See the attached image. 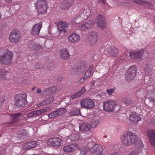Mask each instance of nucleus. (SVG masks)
I'll use <instances>...</instances> for the list:
<instances>
[{"instance_id": "nucleus-2", "label": "nucleus", "mask_w": 155, "mask_h": 155, "mask_svg": "<svg viewBox=\"0 0 155 155\" xmlns=\"http://www.w3.org/2000/svg\"><path fill=\"white\" fill-rule=\"evenodd\" d=\"M13 54L12 52L8 51L0 56V63L3 65H8L12 62Z\"/></svg>"}, {"instance_id": "nucleus-9", "label": "nucleus", "mask_w": 155, "mask_h": 155, "mask_svg": "<svg viewBox=\"0 0 155 155\" xmlns=\"http://www.w3.org/2000/svg\"><path fill=\"white\" fill-rule=\"evenodd\" d=\"M81 106L89 108H93L94 106V101L91 99H85L82 100L81 102Z\"/></svg>"}, {"instance_id": "nucleus-62", "label": "nucleus", "mask_w": 155, "mask_h": 155, "mask_svg": "<svg viewBox=\"0 0 155 155\" xmlns=\"http://www.w3.org/2000/svg\"><path fill=\"white\" fill-rule=\"evenodd\" d=\"M17 5H14V8H15L17 6Z\"/></svg>"}, {"instance_id": "nucleus-24", "label": "nucleus", "mask_w": 155, "mask_h": 155, "mask_svg": "<svg viewBox=\"0 0 155 155\" xmlns=\"http://www.w3.org/2000/svg\"><path fill=\"white\" fill-rule=\"evenodd\" d=\"M107 51L109 54L112 57H115L118 54V50L115 47L111 46L107 48Z\"/></svg>"}, {"instance_id": "nucleus-11", "label": "nucleus", "mask_w": 155, "mask_h": 155, "mask_svg": "<svg viewBox=\"0 0 155 155\" xmlns=\"http://www.w3.org/2000/svg\"><path fill=\"white\" fill-rule=\"evenodd\" d=\"M98 37L95 31H91L88 34V40L91 43V45H94L97 41Z\"/></svg>"}, {"instance_id": "nucleus-28", "label": "nucleus", "mask_w": 155, "mask_h": 155, "mask_svg": "<svg viewBox=\"0 0 155 155\" xmlns=\"http://www.w3.org/2000/svg\"><path fill=\"white\" fill-rule=\"evenodd\" d=\"M79 36L75 33H73L68 38L69 41L71 42H75L79 40Z\"/></svg>"}, {"instance_id": "nucleus-4", "label": "nucleus", "mask_w": 155, "mask_h": 155, "mask_svg": "<svg viewBox=\"0 0 155 155\" xmlns=\"http://www.w3.org/2000/svg\"><path fill=\"white\" fill-rule=\"evenodd\" d=\"M36 6L37 11L39 15L42 14L46 12L47 9V3L44 0H38L37 2Z\"/></svg>"}, {"instance_id": "nucleus-19", "label": "nucleus", "mask_w": 155, "mask_h": 155, "mask_svg": "<svg viewBox=\"0 0 155 155\" xmlns=\"http://www.w3.org/2000/svg\"><path fill=\"white\" fill-rule=\"evenodd\" d=\"M87 65V63L84 61H81L75 67V69L81 72L84 71L86 69Z\"/></svg>"}, {"instance_id": "nucleus-32", "label": "nucleus", "mask_w": 155, "mask_h": 155, "mask_svg": "<svg viewBox=\"0 0 155 155\" xmlns=\"http://www.w3.org/2000/svg\"><path fill=\"white\" fill-rule=\"evenodd\" d=\"M22 114L20 112L10 114L13 123L16 122L22 116Z\"/></svg>"}, {"instance_id": "nucleus-16", "label": "nucleus", "mask_w": 155, "mask_h": 155, "mask_svg": "<svg viewBox=\"0 0 155 155\" xmlns=\"http://www.w3.org/2000/svg\"><path fill=\"white\" fill-rule=\"evenodd\" d=\"M61 140L58 137L49 139L48 140V143L50 145L54 146H59L61 145Z\"/></svg>"}, {"instance_id": "nucleus-45", "label": "nucleus", "mask_w": 155, "mask_h": 155, "mask_svg": "<svg viewBox=\"0 0 155 155\" xmlns=\"http://www.w3.org/2000/svg\"><path fill=\"white\" fill-rule=\"evenodd\" d=\"M97 1L98 2L101 3L103 5H105L106 4L108 5L105 0H97Z\"/></svg>"}, {"instance_id": "nucleus-43", "label": "nucleus", "mask_w": 155, "mask_h": 155, "mask_svg": "<svg viewBox=\"0 0 155 155\" xmlns=\"http://www.w3.org/2000/svg\"><path fill=\"white\" fill-rule=\"evenodd\" d=\"M35 67L36 69H41L43 68V66L41 63H38L35 65Z\"/></svg>"}, {"instance_id": "nucleus-5", "label": "nucleus", "mask_w": 155, "mask_h": 155, "mask_svg": "<svg viewBox=\"0 0 155 155\" xmlns=\"http://www.w3.org/2000/svg\"><path fill=\"white\" fill-rule=\"evenodd\" d=\"M137 71V68L134 65L131 66L129 68L126 74V79L128 81H130L135 78Z\"/></svg>"}, {"instance_id": "nucleus-7", "label": "nucleus", "mask_w": 155, "mask_h": 155, "mask_svg": "<svg viewBox=\"0 0 155 155\" xmlns=\"http://www.w3.org/2000/svg\"><path fill=\"white\" fill-rule=\"evenodd\" d=\"M20 36L19 31L17 29H15L11 32L9 37V39L11 42L17 43L20 39Z\"/></svg>"}, {"instance_id": "nucleus-64", "label": "nucleus", "mask_w": 155, "mask_h": 155, "mask_svg": "<svg viewBox=\"0 0 155 155\" xmlns=\"http://www.w3.org/2000/svg\"><path fill=\"white\" fill-rule=\"evenodd\" d=\"M58 81H61V80H57Z\"/></svg>"}, {"instance_id": "nucleus-8", "label": "nucleus", "mask_w": 155, "mask_h": 155, "mask_svg": "<svg viewBox=\"0 0 155 155\" xmlns=\"http://www.w3.org/2000/svg\"><path fill=\"white\" fill-rule=\"evenodd\" d=\"M66 111L67 110L65 108H59L48 114V116L49 118H52L60 116L62 114L65 113Z\"/></svg>"}, {"instance_id": "nucleus-51", "label": "nucleus", "mask_w": 155, "mask_h": 155, "mask_svg": "<svg viewBox=\"0 0 155 155\" xmlns=\"http://www.w3.org/2000/svg\"><path fill=\"white\" fill-rule=\"evenodd\" d=\"M61 28H60V29H59V28H58V29L59 31H61V32H62V31H63L64 32V33H65L66 31V30L65 29H64L63 28V26H61ZM58 28H59L58 27Z\"/></svg>"}, {"instance_id": "nucleus-56", "label": "nucleus", "mask_w": 155, "mask_h": 155, "mask_svg": "<svg viewBox=\"0 0 155 155\" xmlns=\"http://www.w3.org/2000/svg\"><path fill=\"white\" fill-rule=\"evenodd\" d=\"M96 155H105V154L104 153H103V152H102L101 153H98Z\"/></svg>"}, {"instance_id": "nucleus-46", "label": "nucleus", "mask_w": 155, "mask_h": 155, "mask_svg": "<svg viewBox=\"0 0 155 155\" xmlns=\"http://www.w3.org/2000/svg\"><path fill=\"white\" fill-rule=\"evenodd\" d=\"M81 151V154H83L84 155L86 153H87V149L85 148H83L81 150H80Z\"/></svg>"}, {"instance_id": "nucleus-38", "label": "nucleus", "mask_w": 155, "mask_h": 155, "mask_svg": "<svg viewBox=\"0 0 155 155\" xmlns=\"http://www.w3.org/2000/svg\"><path fill=\"white\" fill-rule=\"evenodd\" d=\"M70 115L71 116L81 115V114L80 113V110L79 109H76L72 111H71L70 113Z\"/></svg>"}, {"instance_id": "nucleus-13", "label": "nucleus", "mask_w": 155, "mask_h": 155, "mask_svg": "<svg viewBox=\"0 0 155 155\" xmlns=\"http://www.w3.org/2000/svg\"><path fill=\"white\" fill-rule=\"evenodd\" d=\"M144 51L141 49L138 51H134L130 52V56L132 58L138 59L141 58L144 53Z\"/></svg>"}, {"instance_id": "nucleus-1", "label": "nucleus", "mask_w": 155, "mask_h": 155, "mask_svg": "<svg viewBox=\"0 0 155 155\" xmlns=\"http://www.w3.org/2000/svg\"><path fill=\"white\" fill-rule=\"evenodd\" d=\"M122 142L125 146H128L134 144L137 148H143V145L140 140H138L134 134L130 132L125 133L121 137Z\"/></svg>"}, {"instance_id": "nucleus-35", "label": "nucleus", "mask_w": 155, "mask_h": 155, "mask_svg": "<svg viewBox=\"0 0 155 155\" xmlns=\"http://www.w3.org/2000/svg\"><path fill=\"white\" fill-rule=\"evenodd\" d=\"M82 10L83 11L81 13V16L82 17L86 19L90 15V10L88 9Z\"/></svg>"}, {"instance_id": "nucleus-60", "label": "nucleus", "mask_w": 155, "mask_h": 155, "mask_svg": "<svg viewBox=\"0 0 155 155\" xmlns=\"http://www.w3.org/2000/svg\"><path fill=\"white\" fill-rule=\"evenodd\" d=\"M93 65H92L89 68H91V69H92L93 68Z\"/></svg>"}, {"instance_id": "nucleus-58", "label": "nucleus", "mask_w": 155, "mask_h": 155, "mask_svg": "<svg viewBox=\"0 0 155 155\" xmlns=\"http://www.w3.org/2000/svg\"><path fill=\"white\" fill-rule=\"evenodd\" d=\"M92 69H91V68H89L87 71H90V73H91Z\"/></svg>"}, {"instance_id": "nucleus-40", "label": "nucleus", "mask_w": 155, "mask_h": 155, "mask_svg": "<svg viewBox=\"0 0 155 155\" xmlns=\"http://www.w3.org/2000/svg\"><path fill=\"white\" fill-rule=\"evenodd\" d=\"M122 102L126 105H128L132 103V101L129 98H124L122 100Z\"/></svg>"}, {"instance_id": "nucleus-26", "label": "nucleus", "mask_w": 155, "mask_h": 155, "mask_svg": "<svg viewBox=\"0 0 155 155\" xmlns=\"http://www.w3.org/2000/svg\"><path fill=\"white\" fill-rule=\"evenodd\" d=\"M78 145L77 143H71L63 147V150L65 152H70L73 150L75 147H78Z\"/></svg>"}, {"instance_id": "nucleus-30", "label": "nucleus", "mask_w": 155, "mask_h": 155, "mask_svg": "<svg viewBox=\"0 0 155 155\" xmlns=\"http://www.w3.org/2000/svg\"><path fill=\"white\" fill-rule=\"evenodd\" d=\"M86 91V90L85 87H83L80 90L77 92L76 94H73L71 96L72 99L74 100L75 99L79 97L82 95Z\"/></svg>"}, {"instance_id": "nucleus-17", "label": "nucleus", "mask_w": 155, "mask_h": 155, "mask_svg": "<svg viewBox=\"0 0 155 155\" xmlns=\"http://www.w3.org/2000/svg\"><path fill=\"white\" fill-rule=\"evenodd\" d=\"M94 25V21L92 20H90L88 22L85 23L79 26V29L82 31H85L89 29Z\"/></svg>"}, {"instance_id": "nucleus-59", "label": "nucleus", "mask_w": 155, "mask_h": 155, "mask_svg": "<svg viewBox=\"0 0 155 155\" xmlns=\"http://www.w3.org/2000/svg\"><path fill=\"white\" fill-rule=\"evenodd\" d=\"M36 88V87L35 86L33 87L32 88V90L33 91H34V90Z\"/></svg>"}, {"instance_id": "nucleus-37", "label": "nucleus", "mask_w": 155, "mask_h": 155, "mask_svg": "<svg viewBox=\"0 0 155 155\" xmlns=\"http://www.w3.org/2000/svg\"><path fill=\"white\" fill-rule=\"evenodd\" d=\"M97 71L99 73H101L103 74H105L107 72V71H105V68L104 67L101 66H97L96 67Z\"/></svg>"}, {"instance_id": "nucleus-23", "label": "nucleus", "mask_w": 155, "mask_h": 155, "mask_svg": "<svg viewBox=\"0 0 155 155\" xmlns=\"http://www.w3.org/2000/svg\"><path fill=\"white\" fill-rule=\"evenodd\" d=\"M129 119L131 122L133 124H136L137 122L141 120V118L139 115L130 114L129 117Z\"/></svg>"}, {"instance_id": "nucleus-14", "label": "nucleus", "mask_w": 155, "mask_h": 155, "mask_svg": "<svg viewBox=\"0 0 155 155\" xmlns=\"http://www.w3.org/2000/svg\"><path fill=\"white\" fill-rule=\"evenodd\" d=\"M147 132L150 143L155 147V130H149Z\"/></svg>"}, {"instance_id": "nucleus-33", "label": "nucleus", "mask_w": 155, "mask_h": 155, "mask_svg": "<svg viewBox=\"0 0 155 155\" xmlns=\"http://www.w3.org/2000/svg\"><path fill=\"white\" fill-rule=\"evenodd\" d=\"M54 100V97H49L47 98L46 99L42 102L38 104V106H43L48 104L53 101Z\"/></svg>"}, {"instance_id": "nucleus-18", "label": "nucleus", "mask_w": 155, "mask_h": 155, "mask_svg": "<svg viewBox=\"0 0 155 155\" xmlns=\"http://www.w3.org/2000/svg\"><path fill=\"white\" fill-rule=\"evenodd\" d=\"M147 97L155 99V90L152 86H150L147 87Z\"/></svg>"}, {"instance_id": "nucleus-3", "label": "nucleus", "mask_w": 155, "mask_h": 155, "mask_svg": "<svg viewBox=\"0 0 155 155\" xmlns=\"http://www.w3.org/2000/svg\"><path fill=\"white\" fill-rule=\"evenodd\" d=\"M27 97L25 94H18L15 97L16 105L19 108L25 106L28 103L26 101Z\"/></svg>"}, {"instance_id": "nucleus-42", "label": "nucleus", "mask_w": 155, "mask_h": 155, "mask_svg": "<svg viewBox=\"0 0 155 155\" xmlns=\"http://www.w3.org/2000/svg\"><path fill=\"white\" fill-rule=\"evenodd\" d=\"M114 91L115 89L114 88L110 89H107L106 91L107 93L110 95L112 94V93L114 92Z\"/></svg>"}, {"instance_id": "nucleus-49", "label": "nucleus", "mask_w": 155, "mask_h": 155, "mask_svg": "<svg viewBox=\"0 0 155 155\" xmlns=\"http://www.w3.org/2000/svg\"><path fill=\"white\" fill-rule=\"evenodd\" d=\"M87 78H85V77L84 76L79 81V83L81 84Z\"/></svg>"}, {"instance_id": "nucleus-6", "label": "nucleus", "mask_w": 155, "mask_h": 155, "mask_svg": "<svg viewBox=\"0 0 155 155\" xmlns=\"http://www.w3.org/2000/svg\"><path fill=\"white\" fill-rule=\"evenodd\" d=\"M117 105V103L114 101L108 100L104 103L103 108L106 111L111 112L114 110L115 107Z\"/></svg>"}, {"instance_id": "nucleus-39", "label": "nucleus", "mask_w": 155, "mask_h": 155, "mask_svg": "<svg viewBox=\"0 0 155 155\" xmlns=\"http://www.w3.org/2000/svg\"><path fill=\"white\" fill-rule=\"evenodd\" d=\"M91 127L94 128L97 126L99 123L98 121L96 118L92 119L91 122Z\"/></svg>"}, {"instance_id": "nucleus-21", "label": "nucleus", "mask_w": 155, "mask_h": 155, "mask_svg": "<svg viewBox=\"0 0 155 155\" xmlns=\"http://www.w3.org/2000/svg\"><path fill=\"white\" fill-rule=\"evenodd\" d=\"M79 130L82 131H87L91 129V125L90 124L82 123L79 126Z\"/></svg>"}, {"instance_id": "nucleus-54", "label": "nucleus", "mask_w": 155, "mask_h": 155, "mask_svg": "<svg viewBox=\"0 0 155 155\" xmlns=\"http://www.w3.org/2000/svg\"><path fill=\"white\" fill-rule=\"evenodd\" d=\"M111 155H118V153L116 152H114L111 154Z\"/></svg>"}, {"instance_id": "nucleus-20", "label": "nucleus", "mask_w": 155, "mask_h": 155, "mask_svg": "<svg viewBox=\"0 0 155 155\" xmlns=\"http://www.w3.org/2000/svg\"><path fill=\"white\" fill-rule=\"evenodd\" d=\"M37 143L35 141L28 142L24 144L23 146V148L24 150H29L36 146Z\"/></svg>"}, {"instance_id": "nucleus-61", "label": "nucleus", "mask_w": 155, "mask_h": 155, "mask_svg": "<svg viewBox=\"0 0 155 155\" xmlns=\"http://www.w3.org/2000/svg\"><path fill=\"white\" fill-rule=\"evenodd\" d=\"M63 24V21H61V22H60L59 24L60 25H61L62 24Z\"/></svg>"}, {"instance_id": "nucleus-48", "label": "nucleus", "mask_w": 155, "mask_h": 155, "mask_svg": "<svg viewBox=\"0 0 155 155\" xmlns=\"http://www.w3.org/2000/svg\"><path fill=\"white\" fill-rule=\"evenodd\" d=\"M5 100L4 97H3L2 99L0 100V108L4 103Z\"/></svg>"}, {"instance_id": "nucleus-27", "label": "nucleus", "mask_w": 155, "mask_h": 155, "mask_svg": "<svg viewBox=\"0 0 155 155\" xmlns=\"http://www.w3.org/2000/svg\"><path fill=\"white\" fill-rule=\"evenodd\" d=\"M60 54L61 57L63 59L66 60L69 58L70 55L68 50L66 48L61 50Z\"/></svg>"}, {"instance_id": "nucleus-47", "label": "nucleus", "mask_w": 155, "mask_h": 155, "mask_svg": "<svg viewBox=\"0 0 155 155\" xmlns=\"http://www.w3.org/2000/svg\"><path fill=\"white\" fill-rule=\"evenodd\" d=\"M34 111L31 112L27 114V117H31L33 116H35Z\"/></svg>"}, {"instance_id": "nucleus-53", "label": "nucleus", "mask_w": 155, "mask_h": 155, "mask_svg": "<svg viewBox=\"0 0 155 155\" xmlns=\"http://www.w3.org/2000/svg\"><path fill=\"white\" fill-rule=\"evenodd\" d=\"M41 92V89L39 88H38L37 90V93L39 94Z\"/></svg>"}, {"instance_id": "nucleus-57", "label": "nucleus", "mask_w": 155, "mask_h": 155, "mask_svg": "<svg viewBox=\"0 0 155 155\" xmlns=\"http://www.w3.org/2000/svg\"><path fill=\"white\" fill-rule=\"evenodd\" d=\"M5 2L8 3H10L11 2L12 0H5Z\"/></svg>"}, {"instance_id": "nucleus-10", "label": "nucleus", "mask_w": 155, "mask_h": 155, "mask_svg": "<svg viewBox=\"0 0 155 155\" xmlns=\"http://www.w3.org/2000/svg\"><path fill=\"white\" fill-rule=\"evenodd\" d=\"M92 155H96L103 152V149L101 145L95 144L92 147H88Z\"/></svg>"}, {"instance_id": "nucleus-22", "label": "nucleus", "mask_w": 155, "mask_h": 155, "mask_svg": "<svg viewBox=\"0 0 155 155\" xmlns=\"http://www.w3.org/2000/svg\"><path fill=\"white\" fill-rule=\"evenodd\" d=\"M74 0H64L63 2H62L61 8L63 9H68L71 6L72 3Z\"/></svg>"}, {"instance_id": "nucleus-25", "label": "nucleus", "mask_w": 155, "mask_h": 155, "mask_svg": "<svg viewBox=\"0 0 155 155\" xmlns=\"http://www.w3.org/2000/svg\"><path fill=\"white\" fill-rule=\"evenodd\" d=\"M17 137L19 140V142H21L26 137V131L23 130H20L17 133Z\"/></svg>"}, {"instance_id": "nucleus-15", "label": "nucleus", "mask_w": 155, "mask_h": 155, "mask_svg": "<svg viewBox=\"0 0 155 155\" xmlns=\"http://www.w3.org/2000/svg\"><path fill=\"white\" fill-rule=\"evenodd\" d=\"M96 21L97 24V26L99 27L102 28L105 27V18L102 15H100L96 19Z\"/></svg>"}, {"instance_id": "nucleus-29", "label": "nucleus", "mask_w": 155, "mask_h": 155, "mask_svg": "<svg viewBox=\"0 0 155 155\" xmlns=\"http://www.w3.org/2000/svg\"><path fill=\"white\" fill-rule=\"evenodd\" d=\"M155 99L147 97L145 100L146 104L150 108L153 107L154 105Z\"/></svg>"}, {"instance_id": "nucleus-34", "label": "nucleus", "mask_w": 155, "mask_h": 155, "mask_svg": "<svg viewBox=\"0 0 155 155\" xmlns=\"http://www.w3.org/2000/svg\"><path fill=\"white\" fill-rule=\"evenodd\" d=\"M28 47L33 50H38L42 48L41 46L35 43H31L28 45Z\"/></svg>"}, {"instance_id": "nucleus-44", "label": "nucleus", "mask_w": 155, "mask_h": 155, "mask_svg": "<svg viewBox=\"0 0 155 155\" xmlns=\"http://www.w3.org/2000/svg\"><path fill=\"white\" fill-rule=\"evenodd\" d=\"M91 73H90V71H87L85 72L84 76L85 77V78L87 79L90 77L91 74Z\"/></svg>"}, {"instance_id": "nucleus-12", "label": "nucleus", "mask_w": 155, "mask_h": 155, "mask_svg": "<svg viewBox=\"0 0 155 155\" xmlns=\"http://www.w3.org/2000/svg\"><path fill=\"white\" fill-rule=\"evenodd\" d=\"M42 27V23L39 22L33 26L31 31V33L34 35H37L39 34L40 31Z\"/></svg>"}, {"instance_id": "nucleus-52", "label": "nucleus", "mask_w": 155, "mask_h": 155, "mask_svg": "<svg viewBox=\"0 0 155 155\" xmlns=\"http://www.w3.org/2000/svg\"><path fill=\"white\" fill-rule=\"evenodd\" d=\"M137 153L135 151H134L133 152H130L127 155H137Z\"/></svg>"}, {"instance_id": "nucleus-50", "label": "nucleus", "mask_w": 155, "mask_h": 155, "mask_svg": "<svg viewBox=\"0 0 155 155\" xmlns=\"http://www.w3.org/2000/svg\"><path fill=\"white\" fill-rule=\"evenodd\" d=\"M150 69L148 67H146L145 68V73L146 74H149L148 73H150Z\"/></svg>"}, {"instance_id": "nucleus-41", "label": "nucleus", "mask_w": 155, "mask_h": 155, "mask_svg": "<svg viewBox=\"0 0 155 155\" xmlns=\"http://www.w3.org/2000/svg\"><path fill=\"white\" fill-rule=\"evenodd\" d=\"M6 73V71L5 69H0V77L3 78Z\"/></svg>"}, {"instance_id": "nucleus-55", "label": "nucleus", "mask_w": 155, "mask_h": 155, "mask_svg": "<svg viewBox=\"0 0 155 155\" xmlns=\"http://www.w3.org/2000/svg\"><path fill=\"white\" fill-rule=\"evenodd\" d=\"M50 89H53V91H55L56 90V88L55 87H50Z\"/></svg>"}, {"instance_id": "nucleus-63", "label": "nucleus", "mask_w": 155, "mask_h": 155, "mask_svg": "<svg viewBox=\"0 0 155 155\" xmlns=\"http://www.w3.org/2000/svg\"><path fill=\"white\" fill-rule=\"evenodd\" d=\"M148 77V76H146V77H145V78H147ZM145 81H146V79H145Z\"/></svg>"}, {"instance_id": "nucleus-31", "label": "nucleus", "mask_w": 155, "mask_h": 155, "mask_svg": "<svg viewBox=\"0 0 155 155\" xmlns=\"http://www.w3.org/2000/svg\"><path fill=\"white\" fill-rule=\"evenodd\" d=\"M133 2L134 3H137L140 5H143L146 7H151L153 6L151 4L144 1L134 0Z\"/></svg>"}, {"instance_id": "nucleus-36", "label": "nucleus", "mask_w": 155, "mask_h": 155, "mask_svg": "<svg viewBox=\"0 0 155 155\" xmlns=\"http://www.w3.org/2000/svg\"><path fill=\"white\" fill-rule=\"evenodd\" d=\"M47 110L46 109H42L37 110L34 111L35 116H38L42 113L46 112Z\"/></svg>"}]
</instances>
